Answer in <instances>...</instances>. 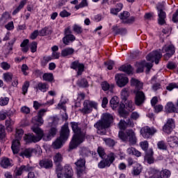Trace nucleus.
<instances>
[{
	"label": "nucleus",
	"mask_w": 178,
	"mask_h": 178,
	"mask_svg": "<svg viewBox=\"0 0 178 178\" xmlns=\"http://www.w3.org/2000/svg\"><path fill=\"white\" fill-rule=\"evenodd\" d=\"M165 111L168 112V113H176V106L172 102H169L166 104L165 106Z\"/></svg>",
	"instance_id": "a878e982"
},
{
	"label": "nucleus",
	"mask_w": 178,
	"mask_h": 178,
	"mask_svg": "<svg viewBox=\"0 0 178 178\" xmlns=\"http://www.w3.org/2000/svg\"><path fill=\"white\" fill-rule=\"evenodd\" d=\"M77 86H79V87H82V88H86V87H88V82L87 81V79H82L77 81Z\"/></svg>",
	"instance_id": "a18cd8bd"
},
{
	"label": "nucleus",
	"mask_w": 178,
	"mask_h": 178,
	"mask_svg": "<svg viewBox=\"0 0 178 178\" xmlns=\"http://www.w3.org/2000/svg\"><path fill=\"white\" fill-rule=\"evenodd\" d=\"M32 120L37 126H42L44 124V119L38 115L33 117Z\"/></svg>",
	"instance_id": "4c0bfd02"
},
{
	"label": "nucleus",
	"mask_w": 178,
	"mask_h": 178,
	"mask_svg": "<svg viewBox=\"0 0 178 178\" xmlns=\"http://www.w3.org/2000/svg\"><path fill=\"white\" fill-rule=\"evenodd\" d=\"M3 77L7 83L12 81V79H13V74L12 72H6L3 74Z\"/></svg>",
	"instance_id": "49530a36"
},
{
	"label": "nucleus",
	"mask_w": 178,
	"mask_h": 178,
	"mask_svg": "<svg viewBox=\"0 0 178 178\" xmlns=\"http://www.w3.org/2000/svg\"><path fill=\"white\" fill-rule=\"evenodd\" d=\"M37 42H32L30 45H29V48L31 49V52H32V54H34V52H37Z\"/></svg>",
	"instance_id": "4d7b16f0"
},
{
	"label": "nucleus",
	"mask_w": 178,
	"mask_h": 178,
	"mask_svg": "<svg viewBox=\"0 0 178 178\" xmlns=\"http://www.w3.org/2000/svg\"><path fill=\"white\" fill-rule=\"evenodd\" d=\"M120 72H124L127 74H133V67L130 65H124L120 67Z\"/></svg>",
	"instance_id": "393cba45"
},
{
	"label": "nucleus",
	"mask_w": 178,
	"mask_h": 178,
	"mask_svg": "<svg viewBox=\"0 0 178 178\" xmlns=\"http://www.w3.org/2000/svg\"><path fill=\"white\" fill-rule=\"evenodd\" d=\"M1 67L3 70H9L10 69V65L6 62H3L1 63Z\"/></svg>",
	"instance_id": "680f3d73"
},
{
	"label": "nucleus",
	"mask_w": 178,
	"mask_h": 178,
	"mask_svg": "<svg viewBox=\"0 0 178 178\" xmlns=\"http://www.w3.org/2000/svg\"><path fill=\"white\" fill-rule=\"evenodd\" d=\"M97 166L99 169H105V168H109L111 164L104 159L99 161Z\"/></svg>",
	"instance_id": "c9c22d12"
},
{
	"label": "nucleus",
	"mask_w": 178,
	"mask_h": 178,
	"mask_svg": "<svg viewBox=\"0 0 178 178\" xmlns=\"http://www.w3.org/2000/svg\"><path fill=\"white\" fill-rule=\"evenodd\" d=\"M0 165L3 169L12 168V166H13V161L8 157H3L1 159Z\"/></svg>",
	"instance_id": "f3484780"
},
{
	"label": "nucleus",
	"mask_w": 178,
	"mask_h": 178,
	"mask_svg": "<svg viewBox=\"0 0 178 178\" xmlns=\"http://www.w3.org/2000/svg\"><path fill=\"white\" fill-rule=\"evenodd\" d=\"M40 166L42 168H44V169H50L54 166V163H52V160L51 159H43L40 161Z\"/></svg>",
	"instance_id": "4be33fe9"
},
{
	"label": "nucleus",
	"mask_w": 178,
	"mask_h": 178,
	"mask_svg": "<svg viewBox=\"0 0 178 178\" xmlns=\"http://www.w3.org/2000/svg\"><path fill=\"white\" fill-rule=\"evenodd\" d=\"M42 77L45 81H52L54 80V74L52 73H45Z\"/></svg>",
	"instance_id": "8fccbe9b"
},
{
	"label": "nucleus",
	"mask_w": 178,
	"mask_h": 178,
	"mask_svg": "<svg viewBox=\"0 0 178 178\" xmlns=\"http://www.w3.org/2000/svg\"><path fill=\"white\" fill-rule=\"evenodd\" d=\"M139 145H140V148L143 149V151H147L148 147H149V144L148 143V141H147V140L140 142Z\"/></svg>",
	"instance_id": "3c124183"
},
{
	"label": "nucleus",
	"mask_w": 178,
	"mask_h": 178,
	"mask_svg": "<svg viewBox=\"0 0 178 178\" xmlns=\"http://www.w3.org/2000/svg\"><path fill=\"white\" fill-rule=\"evenodd\" d=\"M29 39H25L23 40V42L21 43L20 47H21V51H22V52H28L29 51Z\"/></svg>",
	"instance_id": "f704fd0d"
},
{
	"label": "nucleus",
	"mask_w": 178,
	"mask_h": 178,
	"mask_svg": "<svg viewBox=\"0 0 178 178\" xmlns=\"http://www.w3.org/2000/svg\"><path fill=\"white\" fill-rule=\"evenodd\" d=\"M141 172H143V165L138 163H135L132 170V175L134 176H138Z\"/></svg>",
	"instance_id": "b1692460"
},
{
	"label": "nucleus",
	"mask_w": 178,
	"mask_h": 178,
	"mask_svg": "<svg viewBox=\"0 0 178 178\" xmlns=\"http://www.w3.org/2000/svg\"><path fill=\"white\" fill-rule=\"evenodd\" d=\"M123 8V3H119L117 4V8H111V13L112 15H118L120 10Z\"/></svg>",
	"instance_id": "58836bf2"
},
{
	"label": "nucleus",
	"mask_w": 178,
	"mask_h": 178,
	"mask_svg": "<svg viewBox=\"0 0 178 178\" xmlns=\"http://www.w3.org/2000/svg\"><path fill=\"white\" fill-rule=\"evenodd\" d=\"M9 19H10L9 13H3L0 18V26H5V24L8 23Z\"/></svg>",
	"instance_id": "bb28decb"
},
{
	"label": "nucleus",
	"mask_w": 178,
	"mask_h": 178,
	"mask_svg": "<svg viewBox=\"0 0 178 178\" xmlns=\"http://www.w3.org/2000/svg\"><path fill=\"white\" fill-rule=\"evenodd\" d=\"M118 127L120 130H126V129H127V124H126V121L121 120L118 123Z\"/></svg>",
	"instance_id": "6e6d98bb"
},
{
	"label": "nucleus",
	"mask_w": 178,
	"mask_h": 178,
	"mask_svg": "<svg viewBox=\"0 0 178 178\" xmlns=\"http://www.w3.org/2000/svg\"><path fill=\"white\" fill-rule=\"evenodd\" d=\"M145 102V95L144 92L138 90L135 96V104L136 106H141Z\"/></svg>",
	"instance_id": "4468645a"
},
{
	"label": "nucleus",
	"mask_w": 178,
	"mask_h": 178,
	"mask_svg": "<svg viewBox=\"0 0 178 178\" xmlns=\"http://www.w3.org/2000/svg\"><path fill=\"white\" fill-rule=\"evenodd\" d=\"M103 141L105 142V144L107 147L110 148H113L115 145H116L117 143L115 140L111 138H104Z\"/></svg>",
	"instance_id": "c85d7f7f"
},
{
	"label": "nucleus",
	"mask_w": 178,
	"mask_h": 178,
	"mask_svg": "<svg viewBox=\"0 0 178 178\" xmlns=\"http://www.w3.org/2000/svg\"><path fill=\"white\" fill-rule=\"evenodd\" d=\"M54 163L56 165H58L63 161V156H62V154H60V153H57L54 156Z\"/></svg>",
	"instance_id": "37998d69"
},
{
	"label": "nucleus",
	"mask_w": 178,
	"mask_h": 178,
	"mask_svg": "<svg viewBox=\"0 0 178 178\" xmlns=\"http://www.w3.org/2000/svg\"><path fill=\"white\" fill-rule=\"evenodd\" d=\"M131 85L133 86L134 87H136V90H141L143 89V82L138 81V79L132 78L131 79Z\"/></svg>",
	"instance_id": "cd10ccee"
},
{
	"label": "nucleus",
	"mask_w": 178,
	"mask_h": 178,
	"mask_svg": "<svg viewBox=\"0 0 178 178\" xmlns=\"http://www.w3.org/2000/svg\"><path fill=\"white\" fill-rule=\"evenodd\" d=\"M156 9L158 10V23L160 26H163L166 23V13L163 11L165 9V2L159 3L156 5Z\"/></svg>",
	"instance_id": "6e6552de"
},
{
	"label": "nucleus",
	"mask_w": 178,
	"mask_h": 178,
	"mask_svg": "<svg viewBox=\"0 0 178 178\" xmlns=\"http://www.w3.org/2000/svg\"><path fill=\"white\" fill-rule=\"evenodd\" d=\"M175 120L172 118L168 120L166 124L163 126V130L164 133L167 134H170L172 131H173V129H175Z\"/></svg>",
	"instance_id": "2eb2a0df"
},
{
	"label": "nucleus",
	"mask_w": 178,
	"mask_h": 178,
	"mask_svg": "<svg viewBox=\"0 0 178 178\" xmlns=\"http://www.w3.org/2000/svg\"><path fill=\"white\" fill-rule=\"evenodd\" d=\"M31 170H34V168L30 165H22L15 171V176H22L24 172H31Z\"/></svg>",
	"instance_id": "6ab92c4d"
},
{
	"label": "nucleus",
	"mask_w": 178,
	"mask_h": 178,
	"mask_svg": "<svg viewBox=\"0 0 178 178\" xmlns=\"http://www.w3.org/2000/svg\"><path fill=\"white\" fill-rule=\"evenodd\" d=\"M31 130L36 134V136H35L34 134L25 135L24 136V140L26 143H38V141H41L42 137L44 138V131H42L38 126L35 125L31 127Z\"/></svg>",
	"instance_id": "39448f33"
},
{
	"label": "nucleus",
	"mask_w": 178,
	"mask_h": 178,
	"mask_svg": "<svg viewBox=\"0 0 178 178\" xmlns=\"http://www.w3.org/2000/svg\"><path fill=\"white\" fill-rule=\"evenodd\" d=\"M129 95H130V92L127 90H123L121 92V98L122 99V102H126L127 101V98H129Z\"/></svg>",
	"instance_id": "c03bdc74"
},
{
	"label": "nucleus",
	"mask_w": 178,
	"mask_h": 178,
	"mask_svg": "<svg viewBox=\"0 0 178 178\" xmlns=\"http://www.w3.org/2000/svg\"><path fill=\"white\" fill-rule=\"evenodd\" d=\"M161 58H162V54H161V51H152L146 57L147 60L151 63L143 61L141 63L142 66L139 67L137 70V73H143V72H144V67H147L146 72H149V70H151L152 68V63L154 62L156 65H158V63H159V60H161Z\"/></svg>",
	"instance_id": "f03ea898"
},
{
	"label": "nucleus",
	"mask_w": 178,
	"mask_h": 178,
	"mask_svg": "<svg viewBox=\"0 0 178 178\" xmlns=\"http://www.w3.org/2000/svg\"><path fill=\"white\" fill-rule=\"evenodd\" d=\"M5 137V127L0 124V139L4 138Z\"/></svg>",
	"instance_id": "69168bd1"
},
{
	"label": "nucleus",
	"mask_w": 178,
	"mask_h": 178,
	"mask_svg": "<svg viewBox=\"0 0 178 178\" xmlns=\"http://www.w3.org/2000/svg\"><path fill=\"white\" fill-rule=\"evenodd\" d=\"M130 17V13L127 11H124L123 13H121L119 15L120 19L122 20L123 23L127 20L128 17Z\"/></svg>",
	"instance_id": "de8ad7c7"
},
{
	"label": "nucleus",
	"mask_w": 178,
	"mask_h": 178,
	"mask_svg": "<svg viewBox=\"0 0 178 178\" xmlns=\"http://www.w3.org/2000/svg\"><path fill=\"white\" fill-rule=\"evenodd\" d=\"M5 29H6V30H8L9 31H12V30L15 29L13 22H10L7 24H6Z\"/></svg>",
	"instance_id": "bf43d9fd"
},
{
	"label": "nucleus",
	"mask_w": 178,
	"mask_h": 178,
	"mask_svg": "<svg viewBox=\"0 0 178 178\" xmlns=\"http://www.w3.org/2000/svg\"><path fill=\"white\" fill-rule=\"evenodd\" d=\"M76 170L78 177H81L86 172V167H76Z\"/></svg>",
	"instance_id": "5fc2aeb1"
},
{
	"label": "nucleus",
	"mask_w": 178,
	"mask_h": 178,
	"mask_svg": "<svg viewBox=\"0 0 178 178\" xmlns=\"http://www.w3.org/2000/svg\"><path fill=\"white\" fill-rule=\"evenodd\" d=\"M102 90H113L115 88L114 84H109L107 81H104L101 84Z\"/></svg>",
	"instance_id": "a19ab883"
},
{
	"label": "nucleus",
	"mask_w": 178,
	"mask_h": 178,
	"mask_svg": "<svg viewBox=\"0 0 178 178\" xmlns=\"http://www.w3.org/2000/svg\"><path fill=\"white\" fill-rule=\"evenodd\" d=\"M139 118H140V113H138L136 111L133 112L131 114V119H133V120H137V119H138Z\"/></svg>",
	"instance_id": "338daca9"
},
{
	"label": "nucleus",
	"mask_w": 178,
	"mask_h": 178,
	"mask_svg": "<svg viewBox=\"0 0 178 178\" xmlns=\"http://www.w3.org/2000/svg\"><path fill=\"white\" fill-rule=\"evenodd\" d=\"M149 154L147 153L145 156V161H147V163H149V165H151V163H154V151L152 150V149H149Z\"/></svg>",
	"instance_id": "473e14b6"
},
{
	"label": "nucleus",
	"mask_w": 178,
	"mask_h": 178,
	"mask_svg": "<svg viewBox=\"0 0 178 178\" xmlns=\"http://www.w3.org/2000/svg\"><path fill=\"white\" fill-rule=\"evenodd\" d=\"M24 134V131L22 129H16L15 131V140H13L11 145V149L13 150V154H19L20 149V140Z\"/></svg>",
	"instance_id": "0eeeda50"
},
{
	"label": "nucleus",
	"mask_w": 178,
	"mask_h": 178,
	"mask_svg": "<svg viewBox=\"0 0 178 178\" xmlns=\"http://www.w3.org/2000/svg\"><path fill=\"white\" fill-rule=\"evenodd\" d=\"M118 137L124 143H129V145L137 144V136L133 129H127L125 132L120 131Z\"/></svg>",
	"instance_id": "423d86ee"
},
{
	"label": "nucleus",
	"mask_w": 178,
	"mask_h": 178,
	"mask_svg": "<svg viewBox=\"0 0 178 178\" xmlns=\"http://www.w3.org/2000/svg\"><path fill=\"white\" fill-rule=\"evenodd\" d=\"M74 54V49L67 47L61 51V56L63 57L70 56V55H73Z\"/></svg>",
	"instance_id": "2f4dec72"
},
{
	"label": "nucleus",
	"mask_w": 178,
	"mask_h": 178,
	"mask_svg": "<svg viewBox=\"0 0 178 178\" xmlns=\"http://www.w3.org/2000/svg\"><path fill=\"white\" fill-rule=\"evenodd\" d=\"M127 154H129V155H134L135 156L137 157L141 156V152L133 147L128 148L127 149Z\"/></svg>",
	"instance_id": "c756f323"
},
{
	"label": "nucleus",
	"mask_w": 178,
	"mask_h": 178,
	"mask_svg": "<svg viewBox=\"0 0 178 178\" xmlns=\"http://www.w3.org/2000/svg\"><path fill=\"white\" fill-rule=\"evenodd\" d=\"M56 133H58V129L55 127H51L49 129L48 134L44 136L43 140L45 141H49L50 140H52L54 136H56Z\"/></svg>",
	"instance_id": "412c9836"
},
{
	"label": "nucleus",
	"mask_w": 178,
	"mask_h": 178,
	"mask_svg": "<svg viewBox=\"0 0 178 178\" xmlns=\"http://www.w3.org/2000/svg\"><path fill=\"white\" fill-rule=\"evenodd\" d=\"M175 88H178L176 83H171L166 88L167 90H175Z\"/></svg>",
	"instance_id": "774afa93"
},
{
	"label": "nucleus",
	"mask_w": 178,
	"mask_h": 178,
	"mask_svg": "<svg viewBox=\"0 0 178 178\" xmlns=\"http://www.w3.org/2000/svg\"><path fill=\"white\" fill-rule=\"evenodd\" d=\"M153 108L155 113H159V112H162V111H163V106H162L161 104L153 106Z\"/></svg>",
	"instance_id": "13d9d810"
},
{
	"label": "nucleus",
	"mask_w": 178,
	"mask_h": 178,
	"mask_svg": "<svg viewBox=\"0 0 178 178\" xmlns=\"http://www.w3.org/2000/svg\"><path fill=\"white\" fill-rule=\"evenodd\" d=\"M70 134V130L69 129V124L65 123L61 128L60 137L58 138L52 143L53 148H54V149H59V148H62V145H63V143H65V141H66L69 138Z\"/></svg>",
	"instance_id": "20e7f679"
},
{
	"label": "nucleus",
	"mask_w": 178,
	"mask_h": 178,
	"mask_svg": "<svg viewBox=\"0 0 178 178\" xmlns=\"http://www.w3.org/2000/svg\"><path fill=\"white\" fill-rule=\"evenodd\" d=\"M123 106H126L127 109L129 111V112H133L134 109H136V106H134V103L131 100H127V102H124Z\"/></svg>",
	"instance_id": "72a5a7b5"
},
{
	"label": "nucleus",
	"mask_w": 178,
	"mask_h": 178,
	"mask_svg": "<svg viewBox=\"0 0 178 178\" xmlns=\"http://www.w3.org/2000/svg\"><path fill=\"white\" fill-rule=\"evenodd\" d=\"M33 154H37V149L27 148L19 153V156H22V158H31Z\"/></svg>",
	"instance_id": "a211bd4d"
},
{
	"label": "nucleus",
	"mask_w": 178,
	"mask_h": 178,
	"mask_svg": "<svg viewBox=\"0 0 178 178\" xmlns=\"http://www.w3.org/2000/svg\"><path fill=\"white\" fill-rule=\"evenodd\" d=\"M79 155L82 158H87L91 155V150L88 147H82L79 150Z\"/></svg>",
	"instance_id": "5701e85b"
},
{
	"label": "nucleus",
	"mask_w": 178,
	"mask_h": 178,
	"mask_svg": "<svg viewBox=\"0 0 178 178\" xmlns=\"http://www.w3.org/2000/svg\"><path fill=\"white\" fill-rule=\"evenodd\" d=\"M9 104L8 97H0V106H6Z\"/></svg>",
	"instance_id": "864d4df0"
},
{
	"label": "nucleus",
	"mask_w": 178,
	"mask_h": 178,
	"mask_svg": "<svg viewBox=\"0 0 178 178\" xmlns=\"http://www.w3.org/2000/svg\"><path fill=\"white\" fill-rule=\"evenodd\" d=\"M76 168H86V159H79L75 162Z\"/></svg>",
	"instance_id": "09e8293b"
},
{
	"label": "nucleus",
	"mask_w": 178,
	"mask_h": 178,
	"mask_svg": "<svg viewBox=\"0 0 178 178\" xmlns=\"http://www.w3.org/2000/svg\"><path fill=\"white\" fill-rule=\"evenodd\" d=\"M71 69H74V70L77 72V76H81L84 72V64L75 60L71 64Z\"/></svg>",
	"instance_id": "dca6fc26"
},
{
	"label": "nucleus",
	"mask_w": 178,
	"mask_h": 178,
	"mask_svg": "<svg viewBox=\"0 0 178 178\" xmlns=\"http://www.w3.org/2000/svg\"><path fill=\"white\" fill-rule=\"evenodd\" d=\"M115 81L118 87H124L129 83V78L124 74H116Z\"/></svg>",
	"instance_id": "ddd939ff"
},
{
	"label": "nucleus",
	"mask_w": 178,
	"mask_h": 178,
	"mask_svg": "<svg viewBox=\"0 0 178 178\" xmlns=\"http://www.w3.org/2000/svg\"><path fill=\"white\" fill-rule=\"evenodd\" d=\"M76 40V37L74 36L72 34L70 35H66L63 38V42L65 45H69L70 42H73Z\"/></svg>",
	"instance_id": "7c9ffc66"
},
{
	"label": "nucleus",
	"mask_w": 178,
	"mask_h": 178,
	"mask_svg": "<svg viewBox=\"0 0 178 178\" xmlns=\"http://www.w3.org/2000/svg\"><path fill=\"white\" fill-rule=\"evenodd\" d=\"M72 30L76 34H81L83 33V28H81V26H80V25L78 24L73 25Z\"/></svg>",
	"instance_id": "603ef678"
},
{
	"label": "nucleus",
	"mask_w": 178,
	"mask_h": 178,
	"mask_svg": "<svg viewBox=\"0 0 178 178\" xmlns=\"http://www.w3.org/2000/svg\"><path fill=\"white\" fill-rule=\"evenodd\" d=\"M113 122V116L109 113H105L103 115L101 120L95 124V127L97 129L98 134L105 136L106 134V130L111 126V124Z\"/></svg>",
	"instance_id": "7ed1b4c3"
},
{
	"label": "nucleus",
	"mask_w": 178,
	"mask_h": 178,
	"mask_svg": "<svg viewBox=\"0 0 178 178\" xmlns=\"http://www.w3.org/2000/svg\"><path fill=\"white\" fill-rule=\"evenodd\" d=\"M167 142L170 148H178V137L169 136L167 138Z\"/></svg>",
	"instance_id": "aec40b11"
},
{
	"label": "nucleus",
	"mask_w": 178,
	"mask_h": 178,
	"mask_svg": "<svg viewBox=\"0 0 178 178\" xmlns=\"http://www.w3.org/2000/svg\"><path fill=\"white\" fill-rule=\"evenodd\" d=\"M97 152L101 158H103L105 156V149H104L103 147H99L97 148Z\"/></svg>",
	"instance_id": "e2e57ef3"
},
{
	"label": "nucleus",
	"mask_w": 178,
	"mask_h": 178,
	"mask_svg": "<svg viewBox=\"0 0 178 178\" xmlns=\"http://www.w3.org/2000/svg\"><path fill=\"white\" fill-rule=\"evenodd\" d=\"M157 148L159 149H161L162 151H167L168 150V145L163 140H160L157 143Z\"/></svg>",
	"instance_id": "79ce46f5"
},
{
	"label": "nucleus",
	"mask_w": 178,
	"mask_h": 178,
	"mask_svg": "<svg viewBox=\"0 0 178 178\" xmlns=\"http://www.w3.org/2000/svg\"><path fill=\"white\" fill-rule=\"evenodd\" d=\"M110 105L113 109H116L119 106V100L117 97H114L110 100Z\"/></svg>",
	"instance_id": "ea45409f"
},
{
	"label": "nucleus",
	"mask_w": 178,
	"mask_h": 178,
	"mask_svg": "<svg viewBox=\"0 0 178 178\" xmlns=\"http://www.w3.org/2000/svg\"><path fill=\"white\" fill-rule=\"evenodd\" d=\"M83 107L80 109L81 113L83 115H87L88 113H91L92 112V108L97 109V103L95 102H91L90 100H85L83 102Z\"/></svg>",
	"instance_id": "1a4fd4ad"
},
{
	"label": "nucleus",
	"mask_w": 178,
	"mask_h": 178,
	"mask_svg": "<svg viewBox=\"0 0 178 178\" xmlns=\"http://www.w3.org/2000/svg\"><path fill=\"white\" fill-rule=\"evenodd\" d=\"M162 53L165 54L163 56L164 59L168 60L175 54V46H173V44L164 45L162 48Z\"/></svg>",
	"instance_id": "9d476101"
},
{
	"label": "nucleus",
	"mask_w": 178,
	"mask_h": 178,
	"mask_svg": "<svg viewBox=\"0 0 178 178\" xmlns=\"http://www.w3.org/2000/svg\"><path fill=\"white\" fill-rule=\"evenodd\" d=\"M116 158V155L113 152H110L107 154V157L106 158V160L107 162L111 165L115 162V159Z\"/></svg>",
	"instance_id": "e433bc0d"
},
{
	"label": "nucleus",
	"mask_w": 178,
	"mask_h": 178,
	"mask_svg": "<svg viewBox=\"0 0 178 178\" xmlns=\"http://www.w3.org/2000/svg\"><path fill=\"white\" fill-rule=\"evenodd\" d=\"M20 111L22 113H24L25 115H29L31 111L30 108L27 107L26 106L21 107Z\"/></svg>",
	"instance_id": "052dcab7"
},
{
	"label": "nucleus",
	"mask_w": 178,
	"mask_h": 178,
	"mask_svg": "<svg viewBox=\"0 0 178 178\" xmlns=\"http://www.w3.org/2000/svg\"><path fill=\"white\" fill-rule=\"evenodd\" d=\"M157 130L154 127H144L140 129V134L143 138H149L152 137L155 133H156Z\"/></svg>",
	"instance_id": "9b49d317"
},
{
	"label": "nucleus",
	"mask_w": 178,
	"mask_h": 178,
	"mask_svg": "<svg viewBox=\"0 0 178 178\" xmlns=\"http://www.w3.org/2000/svg\"><path fill=\"white\" fill-rule=\"evenodd\" d=\"M60 17H69L70 15H72L70 13L67 12L66 10H64L60 13Z\"/></svg>",
	"instance_id": "0e129e2a"
},
{
	"label": "nucleus",
	"mask_w": 178,
	"mask_h": 178,
	"mask_svg": "<svg viewBox=\"0 0 178 178\" xmlns=\"http://www.w3.org/2000/svg\"><path fill=\"white\" fill-rule=\"evenodd\" d=\"M72 131L74 133L72 139L70 143V149L77 148L80 144L84 143V140L88 138L84 129H81L78 122H70Z\"/></svg>",
	"instance_id": "f257e3e1"
},
{
	"label": "nucleus",
	"mask_w": 178,
	"mask_h": 178,
	"mask_svg": "<svg viewBox=\"0 0 178 178\" xmlns=\"http://www.w3.org/2000/svg\"><path fill=\"white\" fill-rule=\"evenodd\" d=\"M171 175L172 172H170V170L168 169H164L161 171L154 170L152 178H169L170 177Z\"/></svg>",
	"instance_id": "f8f14e48"
}]
</instances>
